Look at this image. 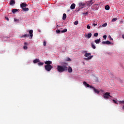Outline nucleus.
I'll list each match as a JSON object with an SVG mask.
<instances>
[{
  "instance_id": "obj_34",
  "label": "nucleus",
  "mask_w": 124,
  "mask_h": 124,
  "mask_svg": "<svg viewBox=\"0 0 124 124\" xmlns=\"http://www.w3.org/2000/svg\"><path fill=\"white\" fill-rule=\"evenodd\" d=\"M23 49H24V50H27V49H28V46H23Z\"/></svg>"
},
{
  "instance_id": "obj_20",
  "label": "nucleus",
  "mask_w": 124,
  "mask_h": 124,
  "mask_svg": "<svg viewBox=\"0 0 124 124\" xmlns=\"http://www.w3.org/2000/svg\"><path fill=\"white\" fill-rule=\"evenodd\" d=\"M105 9H106V10H109V9H110V6H109V5H107L105 6Z\"/></svg>"
},
{
  "instance_id": "obj_4",
  "label": "nucleus",
  "mask_w": 124,
  "mask_h": 124,
  "mask_svg": "<svg viewBox=\"0 0 124 124\" xmlns=\"http://www.w3.org/2000/svg\"><path fill=\"white\" fill-rule=\"evenodd\" d=\"M92 10L94 11V10H98L99 6L98 4H95L92 7Z\"/></svg>"
},
{
  "instance_id": "obj_39",
  "label": "nucleus",
  "mask_w": 124,
  "mask_h": 124,
  "mask_svg": "<svg viewBox=\"0 0 124 124\" xmlns=\"http://www.w3.org/2000/svg\"><path fill=\"white\" fill-rule=\"evenodd\" d=\"M89 88H90V89H93V90H94L95 89V88L94 87H93V86H89Z\"/></svg>"
},
{
  "instance_id": "obj_27",
  "label": "nucleus",
  "mask_w": 124,
  "mask_h": 124,
  "mask_svg": "<svg viewBox=\"0 0 124 124\" xmlns=\"http://www.w3.org/2000/svg\"><path fill=\"white\" fill-rule=\"evenodd\" d=\"M33 33V31L32 30H31L29 31L30 34H32Z\"/></svg>"
},
{
  "instance_id": "obj_35",
  "label": "nucleus",
  "mask_w": 124,
  "mask_h": 124,
  "mask_svg": "<svg viewBox=\"0 0 124 124\" xmlns=\"http://www.w3.org/2000/svg\"><path fill=\"white\" fill-rule=\"evenodd\" d=\"M89 15V13L88 12H86V13H83V15Z\"/></svg>"
},
{
  "instance_id": "obj_36",
  "label": "nucleus",
  "mask_w": 124,
  "mask_h": 124,
  "mask_svg": "<svg viewBox=\"0 0 124 124\" xmlns=\"http://www.w3.org/2000/svg\"><path fill=\"white\" fill-rule=\"evenodd\" d=\"M106 26H107V23H105L102 25V27H106Z\"/></svg>"
},
{
  "instance_id": "obj_16",
  "label": "nucleus",
  "mask_w": 124,
  "mask_h": 124,
  "mask_svg": "<svg viewBox=\"0 0 124 124\" xmlns=\"http://www.w3.org/2000/svg\"><path fill=\"white\" fill-rule=\"evenodd\" d=\"M93 91H94L95 93H98H98H100L99 90H97L95 88H94Z\"/></svg>"
},
{
  "instance_id": "obj_11",
  "label": "nucleus",
  "mask_w": 124,
  "mask_h": 124,
  "mask_svg": "<svg viewBox=\"0 0 124 124\" xmlns=\"http://www.w3.org/2000/svg\"><path fill=\"white\" fill-rule=\"evenodd\" d=\"M79 7H84L83 6H85L86 5V3L80 2L79 3Z\"/></svg>"
},
{
  "instance_id": "obj_51",
  "label": "nucleus",
  "mask_w": 124,
  "mask_h": 124,
  "mask_svg": "<svg viewBox=\"0 0 124 124\" xmlns=\"http://www.w3.org/2000/svg\"><path fill=\"white\" fill-rule=\"evenodd\" d=\"M84 53H87V51H84Z\"/></svg>"
},
{
  "instance_id": "obj_22",
  "label": "nucleus",
  "mask_w": 124,
  "mask_h": 124,
  "mask_svg": "<svg viewBox=\"0 0 124 124\" xmlns=\"http://www.w3.org/2000/svg\"><path fill=\"white\" fill-rule=\"evenodd\" d=\"M66 19V14H63L62 16V20H65Z\"/></svg>"
},
{
  "instance_id": "obj_21",
  "label": "nucleus",
  "mask_w": 124,
  "mask_h": 124,
  "mask_svg": "<svg viewBox=\"0 0 124 124\" xmlns=\"http://www.w3.org/2000/svg\"><path fill=\"white\" fill-rule=\"evenodd\" d=\"M10 5H12V4H15V1L14 0H11L10 2Z\"/></svg>"
},
{
  "instance_id": "obj_5",
  "label": "nucleus",
  "mask_w": 124,
  "mask_h": 124,
  "mask_svg": "<svg viewBox=\"0 0 124 124\" xmlns=\"http://www.w3.org/2000/svg\"><path fill=\"white\" fill-rule=\"evenodd\" d=\"M94 2V0H91L86 3V5H88V6H91Z\"/></svg>"
},
{
  "instance_id": "obj_25",
  "label": "nucleus",
  "mask_w": 124,
  "mask_h": 124,
  "mask_svg": "<svg viewBox=\"0 0 124 124\" xmlns=\"http://www.w3.org/2000/svg\"><path fill=\"white\" fill-rule=\"evenodd\" d=\"M30 36V34H25L23 36H22V37H27Z\"/></svg>"
},
{
  "instance_id": "obj_47",
  "label": "nucleus",
  "mask_w": 124,
  "mask_h": 124,
  "mask_svg": "<svg viewBox=\"0 0 124 124\" xmlns=\"http://www.w3.org/2000/svg\"><path fill=\"white\" fill-rule=\"evenodd\" d=\"M122 38H123V39H124V34L122 35Z\"/></svg>"
},
{
  "instance_id": "obj_48",
  "label": "nucleus",
  "mask_w": 124,
  "mask_h": 124,
  "mask_svg": "<svg viewBox=\"0 0 124 124\" xmlns=\"http://www.w3.org/2000/svg\"><path fill=\"white\" fill-rule=\"evenodd\" d=\"M6 20H7V21H9V19L8 18V17H6Z\"/></svg>"
},
{
  "instance_id": "obj_7",
  "label": "nucleus",
  "mask_w": 124,
  "mask_h": 124,
  "mask_svg": "<svg viewBox=\"0 0 124 124\" xmlns=\"http://www.w3.org/2000/svg\"><path fill=\"white\" fill-rule=\"evenodd\" d=\"M52 61H47L46 62H45V64H46V65H51L52 64Z\"/></svg>"
},
{
  "instance_id": "obj_45",
  "label": "nucleus",
  "mask_w": 124,
  "mask_h": 124,
  "mask_svg": "<svg viewBox=\"0 0 124 124\" xmlns=\"http://www.w3.org/2000/svg\"><path fill=\"white\" fill-rule=\"evenodd\" d=\"M93 25L94 26V27H95V26H97V24L93 23Z\"/></svg>"
},
{
  "instance_id": "obj_18",
  "label": "nucleus",
  "mask_w": 124,
  "mask_h": 124,
  "mask_svg": "<svg viewBox=\"0 0 124 124\" xmlns=\"http://www.w3.org/2000/svg\"><path fill=\"white\" fill-rule=\"evenodd\" d=\"M17 11H18V9H13L12 10V12L14 14H15V13H16Z\"/></svg>"
},
{
  "instance_id": "obj_8",
  "label": "nucleus",
  "mask_w": 124,
  "mask_h": 124,
  "mask_svg": "<svg viewBox=\"0 0 124 124\" xmlns=\"http://www.w3.org/2000/svg\"><path fill=\"white\" fill-rule=\"evenodd\" d=\"M102 43V44H107V45H110L111 44V42L109 41H103Z\"/></svg>"
},
{
  "instance_id": "obj_30",
  "label": "nucleus",
  "mask_w": 124,
  "mask_h": 124,
  "mask_svg": "<svg viewBox=\"0 0 124 124\" xmlns=\"http://www.w3.org/2000/svg\"><path fill=\"white\" fill-rule=\"evenodd\" d=\"M66 61H67V62H71V59H70V58L69 57H68Z\"/></svg>"
},
{
  "instance_id": "obj_26",
  "label": "nucleus",
  "mask_w": 124,
  "mask_h": 124,
  "mask_svg": "<svg viewBox=\"0 0 124 124\" xmlns=\"http://www.w3.org/2000/svg\"><path fill=\"white\" fill-rule=\"evenodd\" d=\"M67 31V29H64V30H62L61 31V32L63 33V32H66Z\"/></svg>"
},
{
  "instance_id": "obj_23",
  "label": "nucleus",
  "mask_w": 124,
  "mask_h": 124,
  "mask_svg": "<svg viewBox=\"0 0 124 124\" xmlns=\"http://www.w3.org/2000/svg\"><path fill=\"white\" fill-rule=\"evenodd\" d=\"M91 54L90 53H86L84 54L85 57H90Z\"/></svg>"
},
{
  "instance_id": "obj_33",
  "label": "nucleus",
  "mask_w": 124,
  "mask_h": 124,
  "mask_svg": "<svg viewBox=\"0 0 124 124\" xmlns=\"http://www.w3.org/2000/svg\"><path fill=\"white\" fill-rule=\"evenodd\" d=\"M94 36L95 37H97V36H98V33H95L94 34Z\"/></svg>"
},
{
  "instance_id": "obj_14",
  "label": "nucleus",
  "mask_w": 124,
  "mask_h": 124,
  "mask_svg": "<svg viewBox=\"0 0 124 124\" xmlns=\"http://www.w3.org/2000/svg\"><path fill=\"white\" fill-rule=\"evenodd\" d=\"M85 37H87L88 38H91L92 37V33H89L88 35H86Z\"/></svg>"
},
{
  "instance_id": "obj_29",
  "label": "nucleus",
  "mask_w": 124,
  "mask_h": 124,
  "mask_svg": "<svg viewBox=\"0 0 124 124\" xmlns=\"http://www.w3.org/2000/svg\"><path fill=\"white\" fill-rule=\"evenodd\" d=\"M119 104L122 105V104H124V101H120Z\"/></svg>"
},
{
  "instance_id": "obj_24",
  "label": "nucleus",
  "mask_w": 124,
  "mask_h": 124,
  "mask_svg": "<svg viewBox=\"0 0 124 124\" xmlns=\"http://www.w3.org/2000/svg\"><path fill=\"white\" fill-rule=\"evenodd\" d=\"M22 10H23V11H29V8H26V7H25L22 8Z\"/></svg>"
},
{
  "instance_id": "obj_44",
  "label": "nucleus",
  "mask_w": 124,
  "mask_h": 124,
  "mask_svg": "<svg viewBox=\"0 0 124 124\" xmlns=\"http://www.w3.org/2000/svg\"><path fill=\"white\" fill-rule=\"evenodd\" d=\"M109 39L110 40H113V38H112V37H111L110 35H109Z\"/></svg>"
},
{
  "instance_id": "obj_28",
  "label": "nucleus",
  "mask_w": 124,
  "mask_h": 124,
  "mask_svg": "<svg viewBox=\"0 0 124 124\" xmlns=\"http://www.w3.org/2000/svg\"><path fill=\"white\" fill-rule=\"evenodd\" d=\"M78 24H79V22H78V21H75V22H74V25H75V26H77V25H78Z\"/></svg>"
},
{
  "instance_id": "obj_52",
  "label": "nucleus",
  "mask_w": 124,
  "mask_h": 124,
  "mask_svg": "<svg viewBox=\"0 0 124 124\" xmlns=\"http://www.w3.org/2000/svg\"><path fill=\"white\" fill-rule=\"evenodd\" d=\"M66 64L67 65H68V64L66 63Z\"/></svg>"
},
{
  "instance_id": "obj_50",
  "label": "nucleus",
  "mask_w": 124,
  "mask_h": 124,
  "mask_svg": "<svg viewBox=\"0 0 124 124\" xmlns=\"http://www.w3.org/2000/svg\"><path fill=\"white\" fill-rule=\"evenodd\" d=\"M80 11V9H78V11Z\"/></svg>"
},
{
  "instance_id": "obj_17",
  "label": "nucleus",
  "mask_w": 124,
  "mask_h": 124,
  "mask_svg": "<svg viewBox=\"0 0 124 124\" xmlns=\"http://www.w3.org/2000/svg\"><path fill=\"white\" fill-rule=\"evenodd\" d=\"M94 42L96 44H99V43H100V38H99V39L95 40L94 41Z\"/></svg>"
},
{
  "instance_id": "obj_2",
  "label": "nucleus",
  "mask_w": 124,
  "mask_h": 124,
  "mask_svg": "<svg viewBox=\"0 0 124 124\" xmlns=\"http://www.w3.org/2000/svg\"><path fill=\"white\" fill-rule=\"evenodd\" d=\"M109 97H112V96L110 95V93L107 92L103 95V98L105 99H108Z\"/></svg>"
},
{
  "instance_id": "obj_53",
  "label": "nucleus",
  "mask_w": 124,
  "mask_h": 124,
  "mask_svg": "<svg viewBox=\"0 0 124 124\" xmlns=\"http://www.w3.org/2000/svg\"><path fill=\"white\" fill-rule=\"evenodd\" d=\"M56 28H58V25L57 26Z\"/></svg>"
},
{
  "instance_id": "obj_6",
  "label": "nucleus",
  "mask_w": 124,
  "mask_h": 124,
  "mask_svg": "<svg viewBox=\"0 0 124 124\" xmlns=\"http://www.w3.org/2000/svg\"><path fill=\"white\" fill-rule=\"evenodd\" d=\"M26 6H28V5L26 3H22L20 4V7L22 8V9L25 7H26Z\"/></svg>"
},
{
  "instance_id": "obj_32",
  "label": "nucleus",
  "mask_w": 124,
  "mask_h": 124,
  "mask_svg": "<svg viewBox=\"0 0 124 124\" xmlns=\"http://www.w3.org/2000/svg\"><path fill=\"white\" fill-rule=\"evenodd\" d=\"M38 65H43L44 64V63L40 62L38 63Z\"/></svg>"
},
{
  "instance_id": "obj_10",
  "label": "nucleus",
  "mask_w": 124,
  "mask_h": 124,
  "mask_svg": "<svg viewBox=\"0 0 124 124\" xmlns=\"http://www.w3.org/2000/svg\"><path fill=\"white\" fill-rule=\"evenodd\" d=\"M93 56H89L87 58H84V60H85L86 61H89V60H92V59H93Z\"/></svg>"
},
{
  "instance_id": "obj_54",
  "label": "nucleus",
  "mask_w": 124,
  "mask_h": 124,
  "mask_svg": "<svg viewBox=\"0 0 124 124\" xmlns=\"http://www.w3.org/2000/svg\"><path fill=\"white\" fill-rule=\"evenodd\" d=\"M15 21H16V19H15Z\"/></svg>"
},
{
  "instance_id": "obj_49",
  "label": "nucleus",
  "mask_w": 124,
  "mask_h": 124,
  "mask_svg": "<svg viewBox=\"0 0 124 124\" xmlns=\"http://www.w3.org/2000/svg\"><path fill=\"white\" fill-rule=\"evenodd\" d=\"M122 109H123V110H124V105L123 106Z\"/></svg>"
},
{
  "instance_id": "obj_13",
  "label": "nucleus",
  "mask_w": 124,
  "mask_h": 124,
  "mask_svg": "<svg viewBox=\"0 0 124 124\" xmlns=\"http://www.w3.org/2000/svg\"><path fill=\"white\" fill-rule=\"evenodd\" d=\"M40 62V60H39V59H36L33 60V62L34 63H37V62Z\"/></svg>"
},
{
  "instance_id": "obj_41",
  "label": "nucleus",
  "mask_w": 124,
  "mask_h": 124,
  "mask_svg": "<svg viewBox=\"0 0 124 124\" xmlns=\"http://www.w3.org/2000/svg\"><path fill=\"white\" fill-rule=\"evenodd\" d=\"M112 101L116 104H118V103L117 102V101H116V100H112Z\"/></svg>"
},
{
  "instance_id": "obj_42",
  "label": "nucleus",
  "mask_w": 124,
  "mask_h": 124,
  "mask_svg": "<svg viewBox=\"0 0 124 124\" xmlns=\"http://www.w3.org/2000/svg\"><path fill=\"white\" fill-rule=\"evenodd\" d=\"M103 38H104V39H106V38H107V35H104L103 36Z\"/></svg>"
},
{
  "instance_id": "obj_19",
  "label": "nucleus",
  "mask_w": 124,
  "mask_h": 124,
  "mask_svg": "<svg viewBox=\"0 0 124 124\" xmlns=\"http://www.w3.org/2000/svg\"><path fill=\"white\" fill-rule=\"evenodd\" d=\"M91 46L93 49H95L96 47H95V46L94 45V44L93 42L91 43Z\"/></svg>"
},
{
  "instance_id": "obj_55",
  "label": "nucleus",
  "mask_w": 124,
  "mask_h": 124,
  "mask_svg": "<svg viewBox=\"0 0 124 124\" xmlns=\"http://www.w3.org/2000/svg\"><path fill=\"white\" fill-rule=\"evenodd\" d=\"M15 21H16V19H15Z\"/></svg>"
},
{
  "instance_id": "obj_37",
  "label": "nucleus",
  "mask_w": 124,
  "mask_h": 124,
  "mask_svg": "<svg viewBox=\"0 0 124 124\" xmlns=\"http://www.w3.org/2000/svg\"><path fill=\"white\" fill-rule=\"evenodd\" d=\"M56 32H57V33H60V32H61V30H56Z\"/></svg>"
},
{
  "instance_id": "obj_3",
  "label": "nucleus",
  "mask_w": 124,
  "mask_h": 124,
  "mask_svg": "<svg viewBox=\"0 0 124 124\" xmlns=\"http://www.w3.org/2000/svg\"><path fill=\"white\" fill-rule=\"evenodd\" d=\"M45 68L46 71H51V69H52L53 67L51 65H46L45 66Z\"/></svg>"
},
{
  "instance_id": "obj_12",
  "label": "nucleus",
  "mask_w": 124,
  "mask_h": 124,
  "mask_svg": "<svg viewBox=\"0 0 124 124\" xmlns=\"http://www.w3.org/2000/svg\"><path fill=\"white\" fill-rule=\"evenodd\" d=\"M75 6H76V5L75 4V3L72 4L70 6L71 9H72V10L74 9L75 8Z\"/></svg>"
},
{
  "instance_id": "obj_40",
  "label": "nucleus",
  "mask_w": 124,
  "mask_h": 124,
  "mask_svg": "<svg viewBox=\"0 0 124 124\" xmlns=\"http://www.w3.org/2000/svg\"><path fill=\"white\" fill-rule=\"evenodd\" d=\"M87 29H88V30H90V29H91V26L87 25Z\"/></svg>"
},
{
  "instance_id": "obj_1",
  "label": "nucleus",
  "mask_w": 124,
  "mask_h": 124,
  "mask_svg": "<svg viewBox=\"0 0 124 124\" xmlns=\"http://www.w3.org/2000/svg\"><path fill=\"white\" fill-rule=\"evenodd\" d=\"M57 71L58 72H60V73H62V72H63L64 71H67L68 69L67 66H66V65H58L57 66Z\"/></svg>"
},
{
  "instance_id": "obj_46",
  "label": "nucleus",
  "mask_w": 124,
  "mask_h": 124,
  "mask_svg": "<svg viewBox=\"0 0 124 124\" xmlns=\"http://www.w3.org/2000/svg\"><path fill=\"white\" fill-rule=\"evenodd\" d=\"M24 45H28V43L27 42L24 43Z\"/></svg>"
},
{
  "instance_id": "obj_9",
  "label": "nucleus",
  "mask_w": 124,
  "mask_h": 124,
  "mask_svg": "<svg viewBox=\"0 0 124 124\" xmlns=\"http://www.w3.org/2000/svg\"><path fill=\"white\" fill-rule=\"evenodd\" d=\"M68 72L69 73H72V71H73V70H72V68L71 67L69 66V67L67 69Z\"/></svg>"
},
{
  "instance_id": "obj_15",
  "label": "nucleus",
  "mask_w": 124,
  "mask_h": 124,
  "mask_svg": "<svg viewBox=\"0 0 124 124\" xmlns=\"http://www.w3.org/2000/svg\"><path fill=\"white\" fill-rule=\"evenodd\" d=\"M83 85L86 86V87H87V88H90V84L87 83V82L86 81L83 82Z\"/></svg>"
},
{
  "instance_id": "obj_31",
  "label": "nucleus",
  "mask_w": 124,
  "mask_h": 124,
  "mask_svg": "<svg viewBox=\"0 0 124 124\" xmlns=\"http://www.w3.org/2000/svg\"><path fill=\"white\" fill-rule=\"evenodd\" d=\"M116 21H117V18H112L111 20V22H116Z\"/></svg>"
},
{
  "instance_id": "obj_38",
  "label": "nucleus",
  "mask_w": 124,
  "mask_h": 124,
  "mask_svg": "<svg viewBox=\"0 0 124 124\" xmlns=\"http://www.w3.org/2000/svg\"><path fill=\"white\" fill-rule=\"evenodd\" d=\"M43 45H44V46H46V41H44Z\"/></svg>"
},
{
  "instance_id": "obj_43",
  "label": "nucleus",
  "mask_w": 124,
  "mask_h": 124,
  "mask_svg": "<svg viewBox=\"0 0 124 124\" xmlns=\"http://www.w3.org/2000/svg\"><path fill=\"white\" fill-rule=\"evenodd\" d=\"M30 36H31V39L32 38V36H33V34H30Z\"/></svg>"
}]
</instances>
